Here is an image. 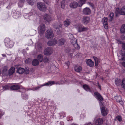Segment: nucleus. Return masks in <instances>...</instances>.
I'll return each instance as SVG.
<instances>
[{
  "label": "nucleus",
  "mask_w": 125,
  "mask_h": 125,
  "mask_svg": "<svg viewBox=\"0 0 125 125\" xmlns=\"http://www.w3.org/2000/svg\"><path fill=\"white\" fill-rule=\"evenodd\" d=\"M4 42L5 45L8 48H11L14 45V42L10 40L9 38H8L5 39Z\"/></svg>",
  "instance_id": "1"
},
{
  "label": "nucleus",
  "mask_w": 125,
  "mask_h": 125,
  "mask_svg": "<svg viewBox=\"0 0 125 125\" xmlns=\"http://www.w3.org/2000/svg\"><path fill=\"white\" fill-rule=\"evenodd\" d=\"M54 81H49L45 84L39 85L38 86L32 88L31 90L33 91H36L38 90L39 89L42 87L43 86H50L54 84Z\"/></svg>",
  "instance_id": "2"
},
{
  "label": "nucleus",
  "mask_w": 125,
  "mask_h": 125,
  "mask_svg": "<svg viewBox=\"0 0 125 125\" xmlns=\"http://www.w3.org/2000/svg\"><path fill=\"white\" fill-rule=\"evenodd\" d=\"M37 6L40 10L42 11H45L47 10L46 6L44 3L41 2H38L37 3Z\"/></svg>",
  "instance_id": "3"
},
{
  "label": "nucleus",
  "mask_w": 125,
  "mask_h": 125,
  "mask_svg": "<svg viewBox=\"0 0 125 125\" xmlns=\"http://www.w3.org/2000/svg\"><path fill=\"white\" fill-rule=\"evenodd\" d=\"M54 34L52 31L51 28L49 29L46 31V37L49 39L52 38L54 37Z\"/></svg>",
  "instance_id": "4"
},
{
  "label": "nucleus",
  "mask_w": 125,
  "mask_h": 125,
  "mask_svg": "<svg viewBox=\"0 0 125 125\" xmlns=\"http://www.w3.org/2000/svg\"><path fill=\"white\" fill-rule=\"evenodd\" d=\"M45 25L43 24H41L38 27V29L39 31V33L40 35H42L45 31Z\"/></svg>",
  "instance_id": "5"
},
{
  "label": "nucleus",
  "mask_w": 125,
  "mask_h": 125,
  "mask_svg": "<svg viewBox=\"0 0 125 125\" xmlns=\"http://www.w3.org/2000/svg\"><path fill=\"white\" fill-rule=\"evenodd\" d=\"M103 123V120L102 118H98L94 119V125H102Z\"/></svg>",
  "instance_id": "6"
},
{
  "label": "nucleus",
  "mask_w": 125,
  "mask_h": 125,
  "mask_svg": "<svg viewBox=\"0 0 125 125\" xmlns=\"http://www.w3.org/2000/svg\"><path fill=\"white\" fill-rule=\"evenodd\" d=\"M53 52V50L50 47H48L46 48L44 50V54L46 55H50Z\"/></svg>",
  "instance_id": "7"
},
{
  "label": "nucleus",
  "mask_w": 125,
  "mask_h": 125,
  "mask_svg": "<svg viewBox=\"0 0 125 125\" xmlns=\"http://www.w3.org/2000/svg\"><path fill=\"white\" fill-rule=\"evenodd\" d=\"M102 22L103 24L104 28L106 29L108 28L107 24V18L106 17H104L102 19Z\"/></svg>",
  "instance_id": "8"
},
{
  "label": "nucleus",
  "mask_w": 125,
  "mask_h": 125,
  "mask_svg": "<svg viewBox=\"0 0 125 125\" xmlns=\"http://www.w3.org/2000/svg\"><path fill=\"white\" fill-rule=\"evenodd\" d=\"M76 29L79 32L84 31L87 29V28L84 27L82 25H80L76 27Z\"/></svg>",
  "instance_id": "9"
},
{
  "label": "nucleus",
  "mask_w": 125,
  "mask_h": 125,
  "mask_svg": "<svg viewBox=\"0 0 125 125\" xmlns=\"http://www.w3.org/2000/svg\"><path fill=\"white\" fill-rule=\"evenodd\" d=\"M57 42V40L55 39L53 40H49L47 42L48 45L50 46H52L55 45Z\"/></svg>",
  "instance_id": "10"
},
{
  "label": "nucleus",
  "mask_w": 125,
  "mask_h": 125,
  "mask_svg": "<svg viewBox=\"0 0 125 125\" xmlns=\"http://www.w3.org/2000/svg\"><path fill=\"white\" fill-rule=\"evenodd\" d=\"M83 12L85 15H88L91 13V10L89 8L86 7L83 9Z\"/></svg>",
  "instance_id": "11"
},
{
  "label": "nucleus",
  "mask_w": 125,
  "mask_h": 125,
  "mask_svg": "<svg viewBox=\"0 0 125 125\" xmlns=\"http://www.w3.org/2000/svg\"><path fill=\"white\" fill-rule=\"evenodd\" d=\"M101 111L102 115L103 116L106 115L107 114V111L104 107L103 106L101 107Z\"/></svg>",
  "instance_id": "12"
},
{
  "label": "nucleus",
  "mask_w": 125,
  "mask_h": 125,
  "mask_svg": "<svg viewBox=\"0 0 125 125\" xmlns=\"http://www.w3.org/2000/svg\"><path fill=\"white\" fill-rule=\"evenodd\" d=\"M94 94L95 97L98 100L100 101H102L103 100V99L102 97L99 93L95 92L94 93Z\"/></svg>",
  "instance_id": "13"
},
{
  "label": "nucleus",
  "mask_w": 125,
  "mask_h": 125,
  "mask_svg": "<svg viewBox=\"0 0 125 125\" xmlns=\"http://www.w3.org/2000/svg\"><path fill=\"white\" fill-rule=\"evenodd\" d=\"M78 5V4L77 2L73 1L70 4L69 6L71 8L75 9L76 8Z\"/></svg>",
  "instance_id": "14"
},
{
  "label": "nucleus",
  "mask_w": 125,
  "mask_h": 125,
  "mask_svg": "<svg viewBox=\"0 0 125 125\" xmlns=\"http://www.w3.org/2000/svg\"><path fill=\"white\" fill-rule=\"evenodd\" d=\"M42 45L41 43L37 42L36 43L35 48L37 50L41 51L42 49Z\"/></svg>",
  "instance_id": "15"
},
{
  "label": "nucleus",
  "mask_w": 125,
  "mask_h": 125,
  "mask_svg": "<svg viewBox=\"0 0 125 125\" xmlns=\"http://www.w3.org/2000/svg\"><path fill=\"white\" fill-rule=\"evenodd\" d=\"M86 62L87 65L90 67H92L94 65V62L90 59H86Z\"/></svg>",
  "instance_id": "16"
},
{
  "label": "nucleus",
  "mask_w": 125,
  "mask_h": 125,
  "mask_svg": "<svg viewBox=\"0 0 125 125\" xmlns=\"http://www.w3.org/2000/svg\"><path fill=\"white\" fill-rule=\"evenodd\" d=\"M43 17L44 20L47 21H50L52 20V17L47 14H45L44 15Z\"/></svg>",
  "instance_id": "17"
},
{
  "label": "nucleus",
  "mask_w": 125,
  "mask_h": 125,
  "mask_svg": "<svg viewBox=\"0 0 125 125\" xmlns=\"http://www.w3.org/2000/svg\"><path fill=\"white\" fill-rule=\"evenodd\" d=\"M115 98L117 102L122 103V98L121 96H116L115 97Z\"/></svg>",
  "instance_id": "18"
},
{
  "label": "nucleus",
  "mask_w": 125,
  "mask_h": 125,
  "mask_svg": "<svg viewBox=\"0 0 125 125\" xmlns=\"http://www.w3.org/2000/svg\"><path fill=\"white\" fill-rule=\"evenodd\" d=\"M74 69L75 71L77 72H79L82 70V67L79 66H75L74 67Z\"/></svg>",
  "instance_id": "19"
},
{
  "label": "nucleus",
  "mask_w": 125,
  "mask_h": 125,
  "mask_svg": "<svg viewBox=\"0 0 125 125\" xmlns=\"http://www.w3.org/2000/svg\"><path fill=\"white\" fill-rule=\"evenodd\" d=\"M62 25V23H55L53 25V27L55 29H59L61 28Z\"/></svg>",
  "instance_id": "20"
},
{
  "label": "nucleus",
  "mask_w": 125,
  "mask_h": 125,
  "mask_svg": "<svg viewBox=\"0 0 125 125\" xmlns=\"http://www.w3.org/2000/svg\"><path fill=\"white\" fill-rule=\"evenodd\" d=\"M89 18L88 17H83V22L84 24H86L89 22Z\"/></svg>",
  "instance_id": "21"
},
{
  "label": "nucleus",
  "mask_w": 125,
  "mask_h": 125,
  "mask_svg": "<svg viewBox=\"0 0 125 125\" xmlns=\"http://www.w3.org/2000/svg\"><path fill=\"white\" fill-rule=\"evenodd\" d=\"M10 88L12 90H17L20 88V87L17 85H14L10 86Z\"/></svg>",
  "instance_id": "22"
},
{
  "label": "nucleus",
  "mask_w": 125,
  "mask_h": 125,
  "mask_svg": "<svg viewBox=\"0 0 125 125\" xmlns=\"http://www.w3.org/2000/svg\"><path fill=\"white\" fill-rule=\"evenodd\" d=\"M65 42V39L64 38H62L59 40L58 43L59 45H62L64 44Z\"/></svg>",
  "instance_id": "23"
},
{
  "label": "nucleus",
  "mask_w": 125,
  "mask_h": 125,
  "mask_svg": "<svg viewBox=\"0 0 125 125\" xmlns=\"http://www.w3.org/2000/svg\"><path fill=\"white\" fill-rule=\"evenodd\" d=\"M39 62L37 59H34L32 62V63L33 65L35 66L38 65Z\"/></svg>",
  "instance_id": "24"
},
{
  "label": "nucleus",
  "mask_w": 125,
  "mask_h": 125,
  "mask_svg": "<svg viewBox=\"0 0 125 125\" xmlns=\"http://www.w3.org/2000/svg\"><path fill=\"white\" fill-rule=\"evenodd\" d=\"M15 68L14 67H11L10 69L9 72V75L10 76L13 74L14 72Z\"/></svg>",
  "instance_id": "25"
},
{
  "label": "nucleus",
  "mask_w": 125,
  "mask_h": 125,
  "mask_svg": "<svg viewBox=\"0 0 125 125\" xmlns=\"http://www.w3.org/2000/svg\"><path fill=\"white\" fill-rule=\"evenodd\" d=\"M83 87L86 91H89L90 92H91V91L90 87L87 85L86 84L83 85Z\"/></svg>",
  "instance_id": "26"
},
{
  "label": "nucleus",
  "mask_w": 125,
  "mask_h": 125,
  "mask_svg": "<svg viewBox=\"0 0 125 125\" xmlns=\"http://www.w3.org/2000/svg\"><path fill=\"white\" fill-rule=\"evenodd\" d=\"M24 69L23 68L20 67L17 69V72L20 74H21L24 72Z\"/></svg>",
  "instance_id": "27"
},
{
  "label": "nucleus",
  "mask_w": 125,
  "mask_h": 125,
  "mask_svg": "<svg viewBox=\"0 0 125 125\" xmlns=\"http://www.w3.org/2000/svg\"><path fill=\"white\" fill-rule=\"evenodd\" d=\"M115 14L116 16H117L118 14L121 15V9L120 10L119 8H116L115 11Z\"/></svg>",
  "instance_id": "28"
},
{
  "label": "nucleus",
  "mask_w": 125,
  "mask_h": 125,
  "mask_svg": "<svg viewBox=\"0 0 125 125\" xmlns=\"http://www.w3.org/2000/svg\"><path fill=\"white\" fill-rule=\"evenodd\" d=\"M25 0H19V2L18 3V6L21 8L23 6L24 2Z\"/></svg>",
  "instance_id": "29"
},
{
  "label": "nucleus",
  "mask_w": 125,
  "mask_h": 125,
  "mask_svg": "<svg viewBox=\"0 0 125 125\" xmlns=\"http://www.w3.org/2000/svg\"><path fill=\"white\" fill-rule=\"evenodd\" d=\"M43 56L42 55L40 54L38 56L37 59L38 61L39 62H41L43 60Z\"/></svg>",
  "instance_id": "30"
},
{
  "label": "nucleus",
  "mask_w": 125,
  "mask_h": 125,
  "mask_svg": "<svg viewBox=\"0 0 125 125\" xmlns=\"http://www.w3.org/2000/svg\"><path fill=\"white\" fill-rule=\"evenodd\" d=\"M93 57L95 61V66H97L98 65V62H100L99 60L96 57L94 56Z\"/></svg>",
  "instance_id": "31"
},
{
  "label": "nucleus",
  "mask_w": 125,
  "mask_h": 125,
  "mask_svg": "<svg viewBox=\"0 0 125 125\" xmlns=\"http://www.w3.org/2000/svg\"><path fill=\"white\" fill-rule=\"evenodd\" d=\"M80 0L78 2V6L81 7L85 3L86 0Z\"/></svg>",
  "instance_id": "32"
},
{
  "label": "nucleus",
  "mask_w": 125,
  "mask_h": 125,
  "mask_svg": "<svg viewBox=\"0 0 125 125\" xmlns=\"http://www.w3.org/2000/svg\"><path fill=\"white\" fill-rule=\"evenodd\" d=\"M12 15L13 17L15 19H17L19 17H21V14H19L18 13L16 12L13 13Z\"/></svg>",
  "instance_id": "33"
},
{
  "label": "nucleus",
  "mask_w": 125,
  "mask_h": 125,
  "mask_svg": "<svg viewBox=\"0 0 125 125\" xmlns=\"http://www.w3.org/2000/svg\"><path fill=\"white\" fill-rule=\"evenodd\" d=\"M121 33H123L125 32V24H123L121 26L120 30Z\"/></svg>",
  "instance_id": "34"
},
{
  "label": "nucleus",
  "mask_w": 125,
  "mask_h": 125,
  "mask_svg": "<svg viewBox=\"0 0 125 125\" xmlns=\"http://www.w3.org/2000/svg\"><path fill=\"white\" fill-rule=\"evenodd\" d=\"M70 20H67L64 22V25L65 26L67 27L70 24Z\"/></svg>",
  "instance_id": "35"
},
{
  "label": "nucleus",
  "mask_w": 125,
  "mask_h": 125,
  "mask_svg": "<svg viewBox=\"0 0 125 125\" xmlns=\"http://www.w3.org/2000/svg\"><path fill=\"white\" fill-rule=\"evenodd\" d=\"M21 96L23 99L25 100H27L28 99V95L24 93L21 94Z\"/></svg>",
  "instance_id": "36"
},
{
  "label": "nucleus",
  "mask_w": 125,
  "mask_h": 125,
  "mask_svg": "<svg viewBox=\"0 0 125 125\" xmlns=\"http://www.w3.org/2000/svg\"><path fill=\"white\" fill-rule=\"evenodd\" d=\"M115 83L117 85H120L122 83V80L120 79H117L115 80Z\"/></svg>",
  "instance_id": "37"
},
{
  "label": "nucleus",
  "mask_w": 125,
  "mask_h": 125,
  "mask_svg": "<svg viewBox=\"0 0 125 125\" xmlns=\"http://www.w3.org/2000/svg\"><path fill=\"white\" fill-rule=\"evenodd\" d=\"M114 15V14L112 12L110 14L109 18V21H111L113 20Z\"/></svg>",
  "instance_id": "38"
},
{
  "label": "nucleus",
  "mask_w": 125,
  "mask_h": 125,
  "mask_svg": "<svg viewBox=\"0 0 125 125\" xmlns=\"http://www.w3.org/2000/svg\"><path fill=\"white\" fill-rule=\"evenodd\" d=\"M32 12H34L35 11L33 10H32ZM33 14V13H32V12H30L29 13L26 14V15H25V18L26 19L28 18V17H29V15H30V16L31 15H32Z\"/></svg>",
  "instance_id": "39"
},
{
  "label": "nucleus",
  "mask_w": 125,
  "mask_h": 125,
  "mask_svg": "<svg viewBox=\"0 0 125 125\" xmlns=\"http://www.w3.org/2000/svg\"><path fill=\"white\" fill-rule=\"evenodd\" d=\"M121 15H125V6L121 9Z\"/></svg>",
  "instance_id": "40"
},
{
  "label": "nucleus",
  "mask_w": 125,
  "mask_h": 125,
  "mask_svg": "<svg viewBox=\"0 0 125 125\" xmlns=\"http://www.w3.org/2000/svg\"><path fill=\"white\" fill-rule=\"evenodd\" d=\"M121 86L122 87L125 89V78H124L122 81Z\"/></svg>",
  "instance_id": "41"
},
{
  "label": "nucleus",
  "mask_w": 125,
  "mask_h": 125,
  "mask_svg": "<svg viewBox=\"0 0 125 125\" xmlns=\"http://www.w3.org/2000/svg\"><path fill=\"white\" fill-rule=\"evenodd\" d=\"M74 47L76 49H79L80 48L79 46L78 45L77 43V42L75 43H74V44H73Z\"/></svg>",
  "instance_id": "42"
},
{
  "label": "nucleus",
  "mask_w": 125,
  "mask_h": 125,
  "mask_svg": "<svg viewBox=\"0 0 125 125\" xmlns=\"http://www.w3.org/2000/svg\"><path fill=\"white\" fill-rule=\"evenodd\" d=\"M28 3L32 5L34 3V0H26Z\"/></svg>",
  "instance_id": "43"
},
{
  "label": "nucleus",
  "mask_w": 125,
  "mask_h": 125,
  "mask_svg": "<svg viewBox=\"0 0 125 125\" xmlns=\"http://www.w3.org/2000/svg\"><path fill=\"white\" fill-rule=\"evenodd\" d=\"M49 61L50 59L49 58L47 57H44V61L45 62H48Z\"/></svg>",
  "instance_id": "44"
},
{
  "label": "nucleus",
  "mask_w": 125,
  "mask_h": 125,
  "mask_svg": "<svg viewBox=\"0 0 125 125\" xmlns=\"http://www.w3.org/2000/svg\"><path fill=\"white\" fill-rule=\"evenodd\" d=\"M65 2V0H63L61 2V7L62 8L64 9L65 8L64 3Z\"/></svg>",
  "instance_id": "45"
},
{
  "label": "nucleus",
  "mask_w": 125,
  "mask_h": 125,
  "mask_svg": "<svg viewBox=\"0 0 125 125\" xmlns=\"http://www.w3.org/2000/svg\"><path fill=\"white\" fill-rule=\"evenodd\" d=\"M87 3L88 5H89L92 7L93 9H94V6L93 3L89 2H88Z\"/></svg>",
  "instance_id": "46"
},
{
  "label": "nucleus",
  "mask_w": 125,
  "mask_h": 125,
  "mask_svg": "<svg viewBox=\"0 0 125 125\" xmlns=\"http://www.w3.org/2000/svg\"><path fill=\"white\" fill-rule=\"evenodd\" d=\"M75 41L74 39L73 38L70 40V42L74 44V43H75L77 42V40L75 38Z\"/></svg>",
  "instance_id": "47"
},
{
  "label": "nucleus",
  "mask_w": 125,
  "mask_h": 125,
  "mask_svg": "<svg viewBox=\"0 0 125 125\" xmlns=\"http://www.w3.org/2000/svg\"><path fill=\"white\" fill-rule=\"evenodd\" d=\"M68 36L70 40L73 38L74 39L75 41V38L74 37L73 35L71 34H69Z\"/></svg>",
  "instance_id": "48"
},
{
  "label": "nucleus",
  "mask_w": 125,
  "mask_h": 125,
  "mask_svg": "<svg viewBox=\"0 0 125 125\" xmlns=\"http://www.w3.org/2000/svg\"><path fill=\"white\" fill-rule=\"evenodd\" d=\"M8 68L7 66L4 67L3 69V72L4 73L6 72L7 71Z\"/></svg>",
  "instance_id": "49"
},
{
  "label": "nucleus",
  "mask_w": 125,
  "mask_h": 125,
  "mask_svg": "<svg viewBox=\"0 0 125 125\" xmlns=\"http://www.w3.org/2000/svg\"><path fill=\"white\" fill-rule=\"evenodd\" d=\"M116 119L119 122H121L122 121V118L121 116L120 115H118L116 117Z\"/></svg>",
  "instance_id": "50"
},
{
  "label": "nucleus",
  "mask_w": 125,
  "mask_h": 125,
  "mask_svg": "<svg viewBox=\"0 0 125 125\" xmlns=\"http://www.w3.org/2000/svg\"><path fill=\"white\" fill-rule=\"evenodd\" d=\"M24 72L26 74H28L29 73V70L28 68H26L24 69Z\"/></svg>",
  "instance_id": "51"
},
{
  "label": "nucleus",
  "mask_w": 125,
  "mask_h": 125,
  "mask_svg": "<svg viewBox=\"0 0 125 125\" xmlns=\"http://www.w3.org/2000/svg\"><path fill=\"white\" fill-rule=\"evenodd\" d=\"M120 53L121 56L125 55V52L124 51L121 50L120 52Z\"/></svg>",
  "instance_id": "52"
},
{
  "label": "nucleus",
  "mask_w": 125,
  "mask_h": 125,
  "mask_svg": "<svg viewBox=\"0 0 125 125\" xmlns=\"http://www.w3.org/2000/svg\"><path fill=\"white\" fill-rule=\"evenodd\" d=\"M3 88L4 90H7L10 88V86L8 85H5L3 86Z\"/></svg>",
  "instance_id": "53"
},
{
  "label": "nucleus",
  "mask_w": 125,
  "mask_h": 125,
  "mask_svg": "<svg viewBox=\"0 0 125 125\" xmlns=\"http://www.w3.org/2000/svg\"><path fill=\"white\" fill-rule=\"evenodd\" d=\"M30 61L29 59H26L25 61V63L26 64H28L30 63Z\"/></svg>",
  "instance_id": "54"
},
{
  "label": "nucleus",
  "mask_w": 125,
  "mask_h": 125,
  "mask_svg": "<svg viewBox=\"0 0 125 125\" xmlns=\"http://www.w3.org/2000/svg\"><path fill=\"white\" fill-rule=\"evenodd\" d=\"M20 91L21 92H22V93H24L26 91L25 89L23 88H20Z\"/></svg>",
  "instance_id": "55"
},
{
  "label": "nucleus",
  "mask_w": 125,
  "mask_h": 125,
  "mask_svg": "<svg viewBox=\"0 0 125 125\" xmlns=\"http://www.w3.org/2000/svg\"><path fill=\"white\" fill-rule=\"evenodd\" d=\"M120 60L123 61H125V55L122 56Z\"/></svg>",
  "instance_id": "56"
},
{
  "label": "nucleus",
  "mask_w": 125,
  "mask_h": 125,
  "mask_svg": "<svg viewBox=\"0 0 125 125\" xmlns=\"http://www.w3.org/2000/svg\"><path fill=\"white\" fill-rule=\"evenodd\" d=\"M65 64L67 66L68 68L69 65H70V63L69 61H67L65 62Z\"/></svg>",
  "instance_id": "57"
},
{
  "label": "nucleus",
  "mask_w": 125,
  "mask_h": 125,
  "mask_svg": "<svg viewBox=\"0 0 125 125\" xmlns=\"http://www.w3.org/2000/svg\"><path fill=\"white\" fill-rule=\"evenodd\" d=\"M44 2L45 3L47 4H49V3L48 2V0H43Z\"/></svg>",
  "instance_id": "58"
},
{
  "label": "nucleus",
  "mask_w": 125,
  "mask_h": 125,
  "mask_svg": "<svg viewBox=\"0 0 125 125\" xmlns=\"http://www.w3.org/2000/svg\"><path fill=\"white\" fill-rule=\"evenodd\" d=\"M122 47L124 50H125V43H124L122 44Z\"/></svg>",
  "instance_id": "59"
},
{
  "label": "nucleus",
  "mask_w": 125,
  "mask_h": 125,
  "mask_svg": "<svg viewBox=\"0 0 125 125\" xmlns=\"http://www.w3.org/2000/svg\"><path fill=\"white\" fill-rule=\"evenodd\" d=\"M93 123H91V122H89L88 124H86L84 125H93Z\"/></svg>",
  "instance_id": "60"
},
{
  "label": "nucleus",
  "mask_w": 125,
  "mask_h": 125,
  "mask_svg": "<svg viewBox=\"0 0 125 125\" xmlns=\"http://www.w3.org/2000/svg\"><path fill=\"white\" fill-rule=\"evenodd\" d=\"M64 83V81L63 80L62 81H61H61H60L59 82V84H62L63 83Z\"/></svg>",
  "instance_id": "61"
},
{
  "label": "nucleus",
  "mask_w": 125,
  "mask_h": 125,
  "mask_svg": "<svg viewBox=\"0 0 125 125\" xmlns=\"http://www.w3.org/2000/svg\"><path fill=\"white\" fill-rule=\"evenodd\" d=\"M101 101H100L99 102V104L100 106V107H102L101 106L103 105V104Z\"/></svg>",
  "instance_id": "62"
},
{
  "label": "nucleus",
  "mask_w": 125,
  "mask_h": 125,
  "mask_svg": "<svg viewBox=\"0 0 125 125\" xmlns=\"http://www.w3.org/2000/svg\"><path fill=\"white\" fill-rule=\"evenodd\" d=\"M122 64L125 67V62H122Z\"/></svg>",
  "instance_id": "63"
},
{
  "label": "nucleus",
  "mask_w": 125,
  "mask_h": 125,
  "mask_svg": "<svg viewBox=\"0 0 125 125\" xmlns=\"http://www.w3.org/2000/svg\"><path fill=\"white\" fill-rule=\"evenodd\" d=\"M60 125H64V123L62 121H61L60 123Z\"/></svg>",
  "instance_id": "64"
}]
</instances>
